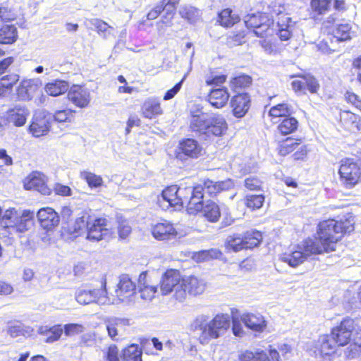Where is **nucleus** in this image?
I'll use <instances>...</instances> for the list:
<instances>
[{"label": "nucleus", "mask_w": 361, "mask_h": 361, "mask_svg": "<svg viewBox=\"0 0 361 361\" xmlns=\"http://www.w3.org/2000/svg\"><path fill=\"white\" fill-rule=\"evenodd\" d=\"M348 215L345 219H328L319 224L318 238L312 239V242L314 247L319 248V254L335 250L337 243L343 235L354 230V219L351 215Z\"/></svg>", "instance_id": "f257e3e1"}, {"label": "nucleus", "mask_w": 361, "mask_h": 361, "mask_svg": "<svg viewBox=\"0 0 361 361\" xmlns=\"http://www.w3.org/2000/svg\"><path fill=\"white\" fill-rule=\"evenodd\" d=\"M190 128L204 140L224 135L228 125L223 116L204 112L202 108L190 110Z\"/></svg>", "instance_id": "f03ea898"}, {"label": "nucleus", "mask_w": 361, "mask_h": 361, "mask_svg": "<svg viewBox=\"0 0 361 361\" xmlns=\"http://www.w3.org/2000/svg\"><path fill=\"white\" fill-rule=\"evenodd\" d=\"M230 324V316L228 314H218L211 320L206 315H200L194 321L193 328L198 331L200 343L206 345L212 340L224 336Z\"/></svg>", "instance_id": "7ed1b4c3"}, {"label": "nucleus", "mask_w": 361, "mask_h": 361, "mask_svg": "<svg viewBox=\"0 0 361 361\" xmlns=\"http://www.w3.org/2000/svg\"><path fill=\"white\" fill-rule=\"evenodd\" d=\"M318 249L314 247L312 239L309 238L281 254L280 259L291 267H296L303 263L310 255L319 254Z\"/></svg>", "instance_id": "20e7f679"}, {"label": "nucleus", "mask_w": 361, "mask_h": 361, "mask_svg": "<svg viewBox=\"0 0 361 361\" xmlns=\"http://www.w3.org/2000/svg\"><path fill=\"white\" fill-rule=\"evenodd\" d=\"M160 290L162 295L173 293V298L179 302L185 299L183 279L180 278L176 270L169 269L164 274L160 283Z\"/></svg>", "instance_id": "39448f33"}, {"label": "nucleus", "mask_w": 361, "mask_h": 361, "mask_svg": "<svg viewBox=\"0 0 361 361\" xmlns=\"http://www.w3.org/2000/svg\"><path fill=\"white\" fill-rule=\"evenodd\" d=\"M190 190L185 188L171 185L162 191L161 195L158 197L157 203L163 209L173 207L175 209H180L183 207V201H185L186 196L189 195Z\"/></svg>", "instance_id": "423d86ee"}, {"label": "nucleus", "mask_w": 361, "mask_h": 361, "mask_svg": "<svg viewBox=\"0 0 361 361\" xmlns=\"http://www.w3.org/2000/svg\"><path fill=\"white\" fill-rule=\"evenodd\" d=\"M341 183L351 188L361 182V160L353 159L342 160L338 171Z\"/></svg>", "instance_id": "0eeeda50"}, {"label": "nucleus", "mask_w": 361, "mask_h": 361, "mask_svg": "<svg viewBox=\"0 0 361 361\" xmlns=\"http://www.w3.org/2000/svg\"><path fill=\"white\" fill-rule=\"evenodd\" d=\"M136 286L127 274H123L119 277L116 295L108 296L109 304H118L119 302H130L133 300L135 294Z\"/></svg>", "instance_id": "6e6552de"}, {"label": "nucleus", "mask_w": 361, "mask_h": 361, "mask_svg": "<svg viewBox=\"0 0 361 361\" xmlns=\"http://www.w3.org/2000/svg\"><path fill=\"white\" fill-rule=\"evenodd\" d=\"M106 294L105 286L101 288L93 289L84 286L79 288L76 290L75 298L76 301L81 305H88L94 302L99 305H106L109 303Z\"/></svg>", "instance_id": "1a4fd4ad"}, {"label": "nucleus", "mask_w": 361, "mask_h": 361, "mask_svg": "<svg viewBox=\"0 0 361 361\" xmlns=\"http://www.w3.org/2000/svg\"><path fill=\"white\" fill-rule=\"evenodd\" d=\"M112 234L108 221L104 218L90 220L87 228V238L92 241L109 239Z\"/></svg>", "instance_id": "9d476101"}, {"label": "nucleus", "mask_w": 361, "mask_h": 361, "mask_svg": "<svg viewBox=\"0 0 361 361\" xmlns=\"http://www.w3.org/2000/svg\"><path fill=\"white\" fill-rule=\"evenodd\" d=\"M274 20L266 13H257L247 16L245 19V24L247 28H253L252 32L255 35L264 37L273 25Z\"/></svg>", "instance_id": "9b49d317"}, {"label": "nucleus", "mask_w": 361, "mask_h": 361, "mask_svg": "<svg viewBox=\"0 0 361 361\" xmlns=\"http://www.w3.org/2000/svg\"><path fill=\"white\" fill-rule=\"evenodd\" d=\"M202 152L203 149L197 140L188 138L180 142L176 150V157L181 161L188 158L197 159L202 154Z\"/></svg>", "instance_id": "f8f14e48"}, {"label": "nucleus", "mask_w": 361, "mask_h": 361, "mask_svg": "<svg viewBox=\"0 0 361 361\" xmlns=\"http://www.w3.org/2000/svg\"><path fill=\"white\" fill-rule=\"evenodd\" d=\"M336 345L331 335L324 334L312 343L310 351L315 357L324 358L334 353Z\"/></svg>", "instance_id": "ddd939ff"}, {"label": "nucleus", "mask_w": 361, "mask_h": 361, "mask_svg": "<svg viewBox=\"0 0 361 361\" xmlns=\"http://www.w3.org/2000/svg\"><path fill=\"white\" fill-rule=\"evenodd\" d=\"M186 190H190L189 195L186 196L185 201H183V206L185 205L190 214L199 212L202 208L204 202H203L204 188L202 185H197L195 187H186Z\"/></svg>", "instance_id": "4468645a"}, {"label": "nucleus", "mask_w": 361, "mask_h": 361, "mask_svg": "<svg viewBox=\"0 0 361 361\" xmlns=\"http://www.w3.org/2000/svg\"><path fill=\"white\" fill-rule=\"evenodd\" d=\"M42 82L38 78L23 80L16 91L19 100H31L39 92Z\"/></svg>", "instance_id": "2eb2a0df"}, {"label": "nucleus", "mask_w": 361, "mask_h": 361, "mask_svg": "<svg viewBox=\"0 0 361 361\" xmlns=\"http://www.w3.org/2000/svg\"><path fill=\"white\" fill-rule=\"evenodd\" d=\"M68 98L75 106L85 108L91 101L90 91L85 86L74 85L68 92Z\"/></svg>", "instance_id": "dca6fc26"}, {"label": "nucleus", "mask_w": 361, "mask_h": 361, "mask_svg": "<svg viewBox=\"0 0 361 361\" xmlns=\"http://www.w3.org/2000/svg\"><path fill=\"white\" fill-rule=\"evenodd\" d=\"M26 190H35L42 195H49L51 190L46 184V176L38 171L30 174L24 182Z\"/></svg>", "instance_id": "f3484780"}, {"label": "nucleus", "mask_w": 361, "mask_h": 361, "mask_svg": "<svg viewBox=\"0 0 361 361\" xmlns=\"http://www.w3.org/2000/svg\"><path fill=\"white\" fill-rule=\"evenodd\" d=\"M29 114V110L25 106L19 104L9 109L6 117L8 123L20 127L25 125Z\"/></svg>", "instance_id": "a211bd4d"}, {"label": "nucleus", "mask_w": 361, "mask_h": 361, "mask_svg": "<svg viewBox=\"0 0 361 361\" xmlns=\"http://www.w3.org/2000/svg\"><path fill=\"white\" fill-rule=\"evenodd\" d=\"M152 234L158 240H169L175 239L178 232L173 224L164 221L155 224L152 228Z\"/></svg>", "instance_id": "6ab92c4d"}, {"label": "nucleus", "mask_w": 361, "mask_h": 361, "mask_svg": "<svg viewBox=\"0 0 361 361\" xmlns=\"http://www.w3.org/2000/svg\"><path fill=\"white\" fill-rule=\"evenodd\" d=\"M239 361H279V353L274 349L270 350L269 357L263 350H245L239 355Z\"/></svg>", "instance_id": "aec40b11"}, {"label": "nucleus", "mask_w": 361, "mask_h": 361, "mask_svg": "<svg viewBox=\"0 0 361 361\" xmlns=\"http://www.w3.org/2000/svg\"><path fill=\"white\" fill-rule=\"evenodd\" d=\"M37 216L41 226L47 231L51 230L59 223L58 214L50 207L40 209Z\"/></svg>", "instance_id": "412c9836"}, {"label": "nucleus", "mask_w": 361, "mask_h": 361, "mask_svg": "<svg viewBox=\"0 0 361 361\" xmlns=\"http://www.w3.org/2000/svg\"><path fill=\"white\" fill-rule=\"evenodd\" d=\"M137 290L142 299L152 300L157 292V286L151 283L146 272H142L138 278Z\"/></svg>", "instance_id": "4be33fe9"}, {"label": "nucleus", "mask_w": 361, "mask_h": 361, "mask_svg": "<svg viewBox=\"0 0 361 361\" xmlns=\"http://www.w3.org/2000/svg\"><path fill=\"white\" fill-rule=\"evenodd\" d=\"M250 98L248 94L242 93L234 96L231 101L233 115L242 118L250 109Z\"/></svg>", "instance_id": "5701e85b"}, {"label": "nucleus", "mask_w": 361, "mask_h": 361, "mask_svg": "<svg viewBox=\"0 0 361 361\" xmlns=\"http://www.w3.org/2000/svg\"><path fill=\"white\" fill-rule=\"evenodd\" d=\"M291 85L296 92H305L307 87L311 93H316L319 87L317 79L310 75H305L300 77V80H293Z\"/></svg>", "instance_id": "b1692460"}, {"label": "nucleus", "mask_w": 361, "mask_h": 361, "mask_svg": "<svg viewBox=\"0 0 361 361\" xmlns=\"http://www.w3.org/2000/svg\"><path fill=\"white\" fill-rule=\"evenodd\" d=\"M50 129L49 118L41 114L35 115L29 127L30 133L35 137L46 135Z\"/></svg>", "instance_id": "393cba45"}, {"label": "nucleus", "mask_w": 361, "mask_h": 361, "mask_svg": "<svg viewBox=\"0 0 361 361\" xmlns=\"http://www.w3.org/2000/svg\"><path fill=\"white\" fill-rule=\"evenodd\" d=\"M202 185L204 188V194L207 193L209 196H214L223 190H226L233 188V183L231 179L218 182L207 180Z\"/></svg>", "instance_id": "a878e982"}, {"label": "nucleus", "mask_w": 361, "mask_h": 361, "mask_svg": "<svg viewBox=\"0 0 361 361\" xmlns=\"http://www.w3.org/2000/svg\"><path fill=\"white\" fill-rule=\"evenodd\" d=\"M229 97L226 88H216L210 91L208 95V101L212 106L220 109L227 104Z\"/></svg>", "instance_id": "bb28decb"}, {"label": "nucleus", "mask_w": 361, "mask_h": 361, "mask_svg": "<svg viewBox=\"0 0 361 361\" xmlns=\"http://www.w3.org/2000/svg\"><path fill=\"white\" fill-rule=\"evenodd\" d=\"M295 23L288 15H283L277 20L278 35L281 40L290 38Z\"/></svg>", "instance_id": "cd10ccee"}, {"label": "nucleus", "mask_w": 361, "mask_h": 361, "mask_svg": "<svg viewBox=\"0 0 361 361\" xmlns=\"http://www.w3.org/2000/svg\"><path fill=\"white\" fill-rule=\"evenodd\" d=\"M241 320L247 328L255 331H262L266 327V322L259 314H244Z\"/></svg>", "instance_id": "c85d7f7f"}, {"label": "nucleus", "mask_w": 361, "mask_h": 361, "mask_svg": "<svg viewBox=\"0 0 361 361\" xmlns=\"http://www.w3.org/2000/svg\"><path fill=\"white\" fill-rule=\"evenodd\" d=\"M18 217L14 224H12V229L19 233H23L32 225L34 213L29 210H23L20 212Z\"/></svg>", "instance_id": "c756f323"}, {"label": "nucleus", "mask_w": 361, "mask_h": 361, "mask_svg": "<svg viewBox=\"0 0 361 361\" xmlns=\"http://www.w3.org/2000/svg\"><path fill=\"white\" fill-rule=\"evenodd\" d=\"M185 297L188 293L192 295L201 294L205 289V282L196 276H190L183 279Z\"/></svg>", "instance_id": "7c9ffc66"}, {"label": "nucleus", "mask_w": 361, "mask_h": 361, "mask_svg": "<svg viewBox=\"0 0 361 361\" xmlns=\"http://www.w3.org/2000/svg\"><path fill=\"white\" fill-rule=\"evenodd\" d=\"M199 212L211 222H216L221 216L219 205L212 200L205 201Z\"/></svg>", "instance_id": "2f4dec72"}, {"label": "nucleus", "mask_w": 361, "mask_h": 361, "mask_svg": "<svg viewBox=\"0 0 361 361\" xmlns=\"http://www.w3.org/2000/svg\"><path fill=\"white\" fill-rule=\"evenodd\" d=\"M142 114L147 118H152L162 114L159 102L155 98L145 101L142 106Z\"/></svg>", "instance_id": "473e14b6"}, {"label": "nucleus", "mask_w": 361, "mask_h": 361, "mask_svg": "<svg viewBox=\"0 0 361 361\" xmlns=\"http://www.w3.org/2000/svg\"><path fill=\"white\" fill-rule=\"evenodd\" d=\"M331 32L338 42L346 41L351 39V26L348 23L336 24L332 27Z\"/></svg>", "instance_id": "72a5a7b5"}, {"label": "nucleus", "mask_w": 361, "mask_h": 361, "mask_svg": "<svg viewBox=\"0 0 361 361\" xmlns=\"http://www.w3.org/2000/svg\"><path fill=\"white\" fill-rule=\"evenodd\" d=\"M44 89L48 94L56 97L65 93L69 89V84L65 80H55L47 83Z\"/></svg>", "instance_id": "f704fd0d"}, {"label": "nucleus", "mask_w": 361, "mask_h": 361, "mask_svg": "<svg viewBox=\"0 0 361 361\" xmlns=\"http://www.w3.org/2000/svg\"><path fill=\"white\" fill-rule=\"evenodd\" d=\"M109 336L114 341L119 339L118 331L125 324V320L120 318H109L105 322Z\"/></svg>", "instance_id": "c9c22d12"}, {"label": "nucleus", "mask_w": 361, "mask_h": 361, "mask_svg": "<svg viewBox=\"0 0 361 361\" xmlns=\"http://www.w3.org/2000/svg\"><path fill=\"white\" fill-rule=\"evenodd\" d=\"M239 16L237 14L233 13L232 10L230 8L224 9L219 13L218 21L220 25L224 27H231L239 22Z\"/></svg>", "instance_id": "e433bc0d"}, {"label": "nucleus", "mask_w": 361, "mask_h": 361, "mask_svg": "<svg viewBox=\"0 0 361 361\" xmlns=\"http://www.w3.org/2000/svg\"><path fill=\"white\" fill-rule=\"evenodd\" d=\"M17 29L13 25H4L0 29V43L12 44L17 39Z\"/></svg>", "instance_id": "4c0bfd02"}, {"label": "nucleus", "mask_w": 361, "mask_h": 361, "mask_svg": "<svg viewBox=\"0 0 361 361\" xmlns=\"http://www.w3.org/2000/svg\"><path fill=\"white\" fill-rule=\"evenodd\" d=\"M298 126V122L294 117L290 116L282 119L277 129L282 135H288L295 132Z\"/></svg>", "instance_id": "58836bf2"}, {"label": "nucleus", "mask_w": 361, "mask_h": 361, "mask_svg": "<svg viewBox=\"0 0 361 361\" xmlns=\"http://www.w3.org/2000/svg\"><path fill=\"white\" fill-rule=\"evenodd\" d=\"M121 359L123 361H142V350L137 345H130L123 350Z\"/></svg>", "instance_id": "ea45409f"}, {"label": "nucleus", "mask_w": 361, "mask_h": 361, "mask_svg": "<svg viewBox=\"0 0 361 361\" xmlns=\"http://www.w3.org/2000/svg\"><path fill=\"white\" fill-rule=\"evenodd\" d=\"M63 332V329L60 325L54 326L49 328L48 326H41L39 329V333L45 334V339L47 343H52L59 339Z\"/></svg>", "instance_id": "a19ab883"}, {"label": "nucleus", "mask_w": 361, "mask_h": 361, "mask_svg": "<svg viewBox=\"0 0 361 361\" xmlns=\"http://www.w3.org/2000/svg\"><path fill=\"white\" fill-rule=\"evenodd\" d=\"M243 239L245 241L244 246L245 249H252L259 245L262 240V235L261 232L252 230L247 231L243 235Z\"/></svg>", "instance_id": "79ce46f5"}, {"label": "nucleus", "mask_w": 361, "mask_h": 361, "mask_svg": "<svg viewBox=\"0 0 361 361\" xmlns=\"http://www.w3.org/2000/svg\"><path fill=\"white\" fill-rule=\"evenodd\" d=\"M291 107L287 104H279L272 106L269 110V116L273 118H286L292 114Z\"/></svg>", "instance_id": "37998d69"}, {"label": "nucleus", "mask_w": 361, "mask_h": 361, "mask_svg": "<svg viewBox=\"0 0 361 361\" xmlns=\"http://www.w3.org/2000/svg\"><path fill=\"white\" fill-rule=\"evenodd\" d=\"M80 177L87 182V185L91 188H99L103 184L102 178L100 176L90 171H82L80 173Z\"/></svg>", "instance_id": "c03bdc74"}, {"label": "nucleus", "mask_w": 361, "mask_h": 361, "mask_svg": "<svg viewBox=\"0 0 361 361\" xmlns=\"http://www.w3.org/2000/svg\"><path fill=\"white\" fill-rule=\"evenodd\" d=\"M264 202V197L262 195H249L245 198V205L252 210L261 208Z\"/></svg>", "instance_id": "a18cd8bd"}, {"label": "nucleus", "mask_w": 361, "mask_h": 361, "mask_svg": "<svg viewBox=\"0 0 361 361\" xmlns=\"http://www.w3.org/2000/svg\"><path fill=\"white\" fill-rule=\"evenodd\" d=\"M299 145L300 143L296 142L294 139L288 137L280 143L279 153L281 156H286L295 150Z\"/></svg>", "instance_id": "49530a36"}, {"label": "nucleus", "mask_w": 361, "mask_h": 361, "mask_svg": "<svg viewBox=\"0 0 361 361\" xmlns=\"http://www.w3.org/2000/svg\"><path fill=\"white\" fill-rule=\"evenodd\" d=\"M91 23L97 29L98 33L102 35V37L104 38H108L109 37V35L111 34V30H113L112 27L99 19L92 20Z\"/></svg>", "instance_id": "de8ad7c7"}, {"label": "nucleus", "mask_w": 361, "mask_h": 361, "mask_svg": "<svg viewBox=\"0 0 361 361\" xmlns=\"http://www.w3.org/2000/svg\"><path fill=\"white\" fill-rule=\"evenodd\" d=\"M244 244L243 235L242 237L240 235L229 236L227 239L228 247L234 252L245 249Z\"/></svg>", "instance_id": "09e8293b"}, {"label": "nucleus", "mask_w": 361, "mask_h": 361, "mask_svg": "<svg viewBox=\"0 0 361 361\" xmlns=\"http://www.w3.org/2000/svg\"><path fill=\"white\" fill-rule=\"evenodd\" d=\"M331 0H312L311 8L312 11L319 15L328 11Z\"/></svg>", "instance_id": "8fccbe9b"}, {"label": "nucleus", "mask_w": 361, "mask_h": 361, "mask_svg": "<svg viewBox=\"0 0 361 361\" xmlns=\"http://www.w3.org/2000/svg\"><path fill=\"white\" fill-rule=\"evenodd\" d=\"M91 220L90 216L86 213L82 212L80 214V216L76 218L74 224H73V230L75 232H79L80 230H82L86 228H87V226L90 224Z\"/></svg>", "instance_id": "3c124183"}, {"label": "nucleus", "mask_w": 361, "mask_h": 361, "mask_svg": "<svg viewBox=\"0 0 361 361\" xmlns=\"http://www.w3.org/2000/svg\"><path fill=\"white\" fill-rule=\"evenodd\" d=\"M180 16L190 23H195L200 16V11L193 7H185L180 11Z\"/></svg>", "instance_id": "603ef678"}, {"label": "nucleus", "mask_w": 361, "mask_h": 361, "mask_svg": "<svg viewBox=\"0 0 361 361\" xmlns=\"http://www.w3.org/2000/svg\"><path fill=\"white\" fill-rule=\"evenodd\" d=\"M103 357L106 361H120L118 349L114 344L110 345L103 350Z\"/></svg>", "instance_id": "864d4df0"}, {"label": "nucleus", "mask_w": 361, "mask_h": 361, "mask_svg": "<svg viewBox=\"0 0 361 361\" xmlns=\"http://www.w3.org/2000/svg\"><path fill=\"white\" fill-rule=\"evenodd\" d=\"M20 211L16 210L14 208L6 209L3 215V219L6 221L5 224L8 228H12V224L16 222L18 218Z\"/></svg>", "instance_id": "5fc2aeb1"}, {"label": "nucleus", "mask_w": 361, "mask_h": 361, "mask_svg": "<svg viewBox=\"0 0 361 361\" xmlns=\"http://www.w3.org/2000/svg\"><path fill=\"white\" fill-rule=\"evenodd\" d=\"M19 78L20 77L17 74H10L0 78V81L2 82V85L7 92L12 89L13 85L19 80Z\"/></svg>", "instance_id": "6e6d98bb"}, {"label": "nucleus", "mask_w": 361, "mask_h": 361, "mask_svg": "<svg viewBox=\"0 0 361 361\" xmlns=\"http://www.w3.org/2000/svg\"><path fill=\"white\" fill-rule=\"evenodd\" d=\"M85 328L80 324H68L64 326V333L67 336H73L84 332Z\"/></svg>", "instance_id": "4d7b16f0"}, {"label": "nucleus", "mask_w": 361, "mask_h": 361, "mask_svg": "<svg viewBox=\"0 0 361 361\" xmlns=\"http://www.w3.org/2000/svg\"><path fill=\"white\" fill-rule=\"evenodd\" d=\"M251 82L252 79L250 76L242 75L233 78L231 81V86L234 88L243 87L249 85Z\"/></svg>", "instance_id": "13d9d810"}, {"label": "nucleus", "mask_w": 361, "mask_h": 361, "mask_svg": "<svg viewBox=\"0 0 361 361\" xmlns=\"http://www.w3.org/2000/svg\"><path fill=\"white\" fill-rule=\"evenodd\" d=\"M74 111L71 109L56 111L54 115V119L58 122L71 121L73 117Z\"/></svg>", "instance_id": "bf43d9fd"}, {"label": "nucleus", "mask_w": 361, "mask_h": 361, "mask_svg": "<svg viewBox=\"0 0 361 361\" xmlns=\"http://www.w3.org/2000/svg\"><path fill=\"white\" fill-rule=\"evenodd\" d=\"M262 182L256 176H250L245 179V186L250 190H260Z\"/></svg>", "instance_id": "052dcab7"}, {"label": "nucleus", "mask_w": 361, "mask_h": 361, "mask_svg": "<svg viewBox=\"0 0 361 361\" xmlns=\"http://www.w3.org/2000/svg\"><path fill=\"white\" fill-rule=\"evenodd\" d=\"M118 233L122 239L127 238L131 233V226L127 220H121L118 222Z\"/></svg>", "instance_id": "680f3d73"}, {"label": "nucleus", "mask_w": 361, "mask_h": 361, "mask_svg": "<svg viewBox=\"0 0 361 361\" xmlns=\"http://www.w3.org/2000/svg\"><path fill=\"white\" fill-rule=\"evenodd\" d=\"M361 348V343H351L346 348L345 350V355L348 359H353L357 357L360 352Z\"/></svg>", "instance_id": "e2e57ef3"}, {"label": "nucleus", "mask_w": 361, "mask_h": 361, "mask_svg": "<svg viewBox=\"0 0 361 361\" xmlns=\"http://www.w3.org/2000/svg\"><path fill=\"white\" fill-rule=\"evenodd\" d=\"M185 79V75L183 78L177 84L175 85L173 87L169 90L164 96V100H169L175 97V95L180 91L183 80Z\"/></svg>", "instance_id": "0e129e2a"}, {"label": "nucleus", "mask_w": 361, "mask_h": 361, "mask_svg": "<svg viewBox=\"0 0 361 361\" xmlns=\"http://www.w3.org/2000/svg\"><path fill=\"white\" fill-rule=\"evenodd\" d=\"M345 97L348 103L352 104L357 109L361 111V99L357 94L351 92H347Z\"/></svg>", "instance_id": "69168bd1"}, {"label": "nucleus", "mask_w": 361, "mask_h": 361, "mask_svg": "<svg viewBox=\"0 0 361 361\" xmlns=\"http://www.w3.org/2000/svg\"><path fill=\"white\" fill-rule=\"evenodd\" d=\"M16 15L6 8H0V18L4 21H11L16 18Z\"/></svg>", "instance_id": "338daca9"}, {"label": "nucleus", "mask_w": 361, "mask_h": 361, "mask_svg": "<svg viewBox=\"0 0 361 361\" xmlns=\"http://www.w3.org/2000/svg\"><path fill=\"white\" fill-rule=\"evenodd\" d=\"M243 36H245L243 32H239L236 35H230V37L228 38V44L230 46L240 45L242 43V39L243 38Z\"/></svg>", "instance_id": "774afa93"}]
</instances>
